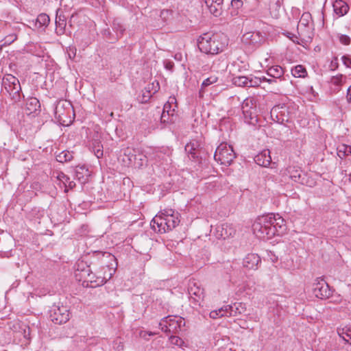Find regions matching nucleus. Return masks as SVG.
<instances>
[{
  "instance_id": "a19ab883",
  "label": "nucleus",
  "mask_w": 351,
  "mask_h": 351,
  "mask_svg": "<svg viewBox=\"0 0 351 351\" xmlns=\"http://www.w3.org/2000/svg\"><path fill=\"white\" fill-rule=\"evenodd\" d=\"M253 80H258V86L260 85V84H261L262 82H268L269 84H273V83H276V80L271 79V78H267V77H266L265 76H262V77H255L254 78H253Z\"/></svg>"
},
{
  "instance_id": "c03bdc74",
  "label": "nucleus",
  "mask_w": 351,
  "mask_h": 351,
  "mask_svg": "<svg viewBox=\"0 0 351 351\" xmlns=\"http://www.w3.org/2000/svg\"><path fill=\"white\" fill-rule=\"evenodd\" d=\"M341 60L343 62V64L347 68H351V58L349 56H348V55L343 56L341 58Z\"/></svg>"
},
{
  "instance_id": "b1692460",
  "label": "nucleus",
  "mask_w": 351,
  "mask_h": 351,
  "mask_svg": "<svg viewBox=\"0 0 351 351\" xmlns=\"http://www.w3.org/2000/svg\"><path fill=\"white\" fill-rule=\"evenodd\" d=\"M230 317H234L240 315L245 311V305L241 302H235L232 305H230Z\"/></svg>"
},
{
  "instance_id": "473e14b6",
  "label": "nucleus",
  "mask_w": 351,
  "mask_h": 351,
  "mask_svg": "<svg viewBox=\"0 0 351 351\" xmlns=\"http://www.w3.org/2000/svg\"><path fill=\"white\" fill-rule=\"evenodd\" d=\"M300 184L306 185L309 187H313L316 185V180L312 178L311 176L303 173L301 181Z\"/></svg>"
},
{
  "instance_id": "4468645a",
  "label": "nucleus",
  "mask_w": 351,
  "mask_h": 351,
  "mask_svg": "<svg viewBox=\"0 0 351 351\" xmlns=\"http://www.w3.org/2000/svg\"><path fill=\"white\" fill-rule=\"evenodd\" d=\"M245 43L254 46H259L265 41V36L259 32H247L243 36Z\"/></svg>"
},
{
  "instance_id": "f03ea898",
  "label": "nucleus",
  "mask_w": 351,
  "mask_h": 351,
  "mask_svg": "<svg viewBox=\"0 0 351 351\" xmlns=\"http://www.w3.org/2000/svg\"><path fill=\"white\" fill-rule=\"evenodd\" d=\"M179 213L167 208L160 211L151 221L152 228L159 233H165L175 228L180 223Z\"/></svg>"
},
{
  "instance_id": "4c0bfd02",
  "label": "nucleus",
  "mask_w": 351,
  "mask_h": 351,
  "mask_svg": "<svg viewBox=\"0 0 351 351\" xmlns=\"http://www.w3.org/2000/svg\"><path fill=\"white\" fill-rule=\"evenodd\" d=\"M172 12L169 10H162L160 12V17L162 19L163 21H167L171 16Z\"/></svg>"
},
{
  "instance_id": "0eeeda50",
  "label": "nucleus",
  "mask_w": 351,
  "mask_h": 351,
  "mask_svg": "<svg viewBox=\"0 0 351 351\" xmlns=\"http://www.w3.org/2000/svg\"><path fill=\"white\" fill-rule=\"evenodd\" d=\"M3 86L15 101L20 100L19 92L21 90L19 80L12 75L8 74L3 78Z\"/></svg>"
},
{
  "instance_id": "c85d7f7f",
  "label": "nucleus",
  "mask_w": 351,
  "mask_h": 351,
  "mask_svg": "<svg viewBox=\"0 0 351 351\" xmlns=\"http://www.w3.org/2000/svg\"><path fill=\"white\" fill-rule=\"evenodd\" d=\"M339 336L347 343L351 345V329L350 328H339L337 330Z\"/></svg>"
},
{
  "instance_id": "6ab92c4d",
  "label": "nucleus",
  "mask_w": 351,
  "mask_h": 351,
  "mask_svg": "<svg viewBox=\"0 0 351 351\" xmlns=\"http://www.w3.org/2000/svg\"><path fill=\"white\" fill-rule=\"evenodd\" d=\"M335 13L339 16L346 14L349 10L348 5L343 0H335L332 3Z\"/></svg>"
},
{
  "instance_id": "7ed1b4c3",
  "label": "nucleus",
  "mask_w": 351,
  "mask_h": 351,
  "mask_svg": "<svg viewBox=\"0 0 351 351\" xmlns=\"http://www.w3.org/2000/svg\"><path fill=\"white\" fill-rule=\"evenodd\" d=\"M219 36L205 33L199 36L197 40L199 49L207 54H217L222 51L223 45L219 42Z\"/></svg>"
},
{
  "instance_id": "a18cd8bd",
  "label": "nucleus",
  "mask_w": 351,
  "mask_h": 351,
  "mask_svg": "<svg viewBox=\"0 0 351 351\" xmlns=\"http://www.w3.org/2000/svg\"><path fill=\"white\" fill-rule=\"evenodd\" d=\"M57 178L60 180L61 182H62L65 186H66V182H69V178L66 176L64 173H60L57 177Z\"/></svg>"
},
{
  "instance_id": "6e6d98bb",
  "label": "nucleus",
  "mask_w": 351,
  "mask_h": 351,
  "mask_svg": "<svg viewBox=\"0 0 351 351\" xmlns=\"http://www.w3.org/2000/svg\"><path fill=\"white\" fill-rule=\"evenodd\" d=\"M342 77H343V75H340L339 76H338V77H336V80H339V79H341V78H342Z\"/></svg>"
},
{
  "instance_id": "a878e982",
  "label": "nucleus",
  "mask_w": 351,
  "mask_h": 351,
  "mask_svg": "<svg viewBox=\"0 0 351 351\" xmlns=\"http://www.w3.org/2000/svg\"><path fill=\"white\" fill-rule=\"evenodd\" d=\"M218 80V77L216 75H210V77L205 79L201 86V88L199 91V95L200 97H202L204 96V94L205 93V88L210 86L215 83H216Z\"/></svg>"
},
{
  "instance_id": "de8ad7c7",
  "label": "nucleus",
  "mask_w": 351,
  "mask_h": 351,
  "mask_svg": "<svg viewBox=\"0 0 351 351\" xmlns=\"http://www.w3.org/2000/svg\"><path fill=\"white\" fill-rule=\"evenodd\" d=\"M209 316H210V317L211 319H217L219 317H223L222 315L220 313H219L218 309L217 310H215V311H212L210 313Z\"/></svg>"
},
{
  "instance_id": "5701e85b",
  "label": "nucleus",
  "mask_w": 351,
  "mask_h": 351,
  "mask_svg": "<svg viewBox=\"0 0 351 351\" xmlns=\"http://www.w3.org/2000/svg\"><path fill=\"white\" fill-rule=\"evenodd\" d=\"M49 21L50 19L47 14L44 13L40 14L36 19L35 27L45 29L48 26Z\"/></svg>"
},
{
  "instance_id": "aec40b11",
  "label": "nucleus",
  "mask_w": 351,
  "mask_h": 351,
  "mask_svg": "<svg viewBox=\"0 0 351 351\" xmlns=\"http://www.w3.org/2000/svg\"><path fill=\"white\" fill-rule=\"evenodd\" d=\"M223 2V0H217V1L209 0L208 3L207 2L206 5L212 14H213L215 16H219L222 12Z\"/></svg>"
},
{
  "instance_id": "5fc2aeb1",
  "label": "nucleus",
  "mask_w": 351,
  "mask_h": 351,
  "mask_svg": "<svg viewBox=\"0 0 351 351\" xmlns=\"http://www.w3.org/2000/svg\"><path fill=\"white\" fill-rule=\"evenodd\" d=\"M74 186H75V183L73 182H72V181L69 182V186L70 188H73Z\"/></svg>"
},
{
  "instance_id": "13d9d810",
  "label": "nucleus",
  "mask_w": 351,
  "mask_h": 351,
  "mask_svg": "<svg viewBox=\"0 0 351 351\" xmlns=\"http://www.w3.org/2000/svg\"><path fill=\"white\" fill-rule=\"evenodd\" d=\"M103 269H104V270H106V269H109V268H108V266H106V267H104V268H103Z\"/></svg>"
},
{
  "instance_id": "58836bf2",
  "label": "nucleus",
  "mask_w": 351,
  "mask_h": 351,
  "mask_svg": "<svg viewBox=\"0 0 351 351\" xmlns=\"http://www.w3.org/2000/svg\"><path fill=\"white\" fill-rule=\"evenodd\" d=\"M16 38H17V36L15 34H12L5 36V38L3 39L4 43L2 45H10L16 39Z\"/></svg>"
},
{
  "instance_id": "09e8293b",
  "label": "nucleus",
  "mask_w": 351,
  "mask_h": 351,
  "mask_svg": "<svg viewBox=\"0 0 351 351\" xmlns=\"http://www.w3.org/2000/svg\"><path fill=\"white\" fill-rule=\"evenodd\" d=\"M170 339L171 340V342L177 346H180L181 343H182V339L178 337L171 335Z\"/></svg>"
},
{
  "instance_id": "f257e3e1",
  "label": "nucleus",
  "mask_w": 351,
  "mask_h": 351,
  "mask_svg": "<svg viewBox=\"0 0 351 351\" xmlns=\"http://www.w3.org/2000/svg\"><path fill=\"white\" fill-rule=\"evenodd\" d=\"M287 230L285 219L279 214L269 213L258 217L252 224V231L261 239L282 235Z\"/></svg>"
},
{
  "instance_id": "f3484780",
  "label": "nucleus",
  "mask_w": 351,
  "mask_h": 351,
  "mask_svg": "<svg viewBox=\"0 0 351 351\" xmlns=\"http://www.w3.org/2000/svg\"><path fill=\"white\" fill-rule=\"evenodd\" d=\"M255 162L262 167H268L271 162L270 152L269 149H265L261 153L258 154L254 157Z\"/></svg>"
},
{
  "instance_id": "7c9ffc66",
  "label": "nucleus",
  "mask_w": 351,
  "mask_h": 351,
  "mask_svg": "<svg viewBox=\"0 0 351 351\" xmlns=\"http://www.w3.org/2000/svg\"><path fill=\"white\" fill-rule=\"evenodd\" d=\"M291 74L295 77H304L307 75V71L302 65H297L291 69Z\"/></svg>"
},
{
  "instance_id": "39448f33",
  "label": "nucleus",
  "mask_w": 351,
  "mask_h": 351,
  "mask_svg": "<svg viewBox=\"0 0 351 351\" xmlns=\"http://www.w3.org/2000/svg\"><path fill=\"white\" fill-rule=\"evenodd\" d=\"M236 157V154L231 145L226 143H221L216 149L214 158L221 165H230Z\"/></svg>"
},
{
  "instance_id": "393cba45",
  "label": "nucleus",
  "mask_w": 351,
  "mask_h": 351,
  "mask_svg": "<svg viewBox=\"0 0 351 351\" xmlns=\"http://www.w3.org/2000/svg\"><path fill=\"white\" fill-rule=\"evenodd\" d=\"M160 89L158 82L154 81L151 84H148L145 88V93H143V97L150 98L152 95L155 94Z\"/></svg>"
},
{
  "instance_id": "8fccbe9b",
  "label": "nucleus",
  "mask_w": 351,
  "mask_h": 351,
  "mask_svg": "<svg viewBox=\"0 0 351 351\" xmlns=\"http://www.w3.org/2000/svg\"><path fill=\"white\" fill-rule=\"evenodd\" d=\"M231 5L238 9L243 5V1L241 0H232Z\"/></svg>"
},
{
  "instance_id": "9b49d317",
  "label": "nucleus",
  "mask_w": 351,
  "mask_h": 351,
  "mask_svg": "<svg viewBox=\"0 0 351 351\" xmlns=\"http://www.w3.org/2000/svg\"><path fill=\"white\" fill-rule=\"evenodd\" d=\"M189 295L193 300L195 304H200L204 298V289L194 281L190 282L188 287Z\"/></svg>"
},
{
  "instance_id": "2f4dec72",
  "label": "nucleus",
  "mask_w": 351,
  "mask_h": 351,
  "mask_svg": "<svg viewBox=\"0 0 351 351\" xmlns=\"http://www.w3.org/2000/svg\"><path fill=\"white\" fill-rule=\"evenodd\" d=\"M73 155L69 151H63L56 156V160L60 162H65L71 160Z\"/></svg>"
},
{
  "instance_id": "9d476101",
  "label": "nucleus",
  "mask_w": 351,
  "mask_h": 351,
  "mask_svg": "<svg viewBox=\"0 0 351 351\" xmlns=\"http://www.w3.org/2000/svg\"><path fill=\"white\" fill-rule=\"evenodd\" d=\"M253 105L251 99H245L242 104V111L245 123L254 125L257 121L256 109L252 107Z\"/></svg>"
},
{
  "instance_id": "f8f14e48",
  "label": "nucleus",
  "mask_w": 351,
  "mask_h": 351,
  "mask_svg": "<svg viewBox=\"0 0 351 351\" xmlns=\"http://www.w3.org/2000/svg\"><path fill=\"white\" fill-rule=\"evenodd\" d=\"M236 230L231 224L223 223L217 226L215 236L217 239H226L233 237Z\"/></svg>"
},
{
  "instance_id": "6e6552de",
  "label": "nucleus",
  "mask_w": 351,
  "mask_h": 351,
  "mask_svg": "<svg viewBox=\"0 0 351 351\" xmlns=\"http://www.w3.org/2000/svg\"><path fill=\"white\" fill-rule=\"evenodd\" d=\"M49 318L56 324H62L69 319V311L65 306L53 305L49 311Z\"/></svg>"
},
{
  "instance_id": "4be33fe9",
  "label": "nucleus",
  "mask_w": 351,
  "mask_h": 351,
  "mask_svg": "<svg viewBox=\"0 0 351 351\" xmlns=\"http://www.w3.org/2000/svg\"><path fill=\"white\" fill-rule=\"evenodd\" d=\"M284 69L278 65L272 66L267 70V75L271 77V79L276 80L277 79L281 80L284 75Z\"/></svg>"
},
{
  "instance_id": "ea45409f",
  "label": "nucleus",
  "mask_w": 351,
  "mask_h": 351,
  "mask_svg": "<svg viewBox=\"0 0 351 351\" xmlns=\"http://www.w3.org/2000/svg\"><path fill=\"white\" fill-rule=\"evenodd\" d=\"M311 19V15L309 12H304L300 19L301 24L304 25H307L310 19Z\"/></svg>"
},
{
  "instance_id": "e433bc0d",
  "label": "nucleus",
  "mask_w": 351,
  "mask_h": 351,
  "mask_svg": "<svg viewBox=\"0 0 351 351\" xmlns=\"http://www.w3.org/2000/svg\"><path fill=\"white\" fill-rule=\"evenodd\" d=\"M112 27L117 32H119L121 34H122L125 31V28L123 25L117 20H114L113 21Z\"/></svg>"
},
{
  "instance_id": "4d7b16f0",
  "label": "nucleus",
  "mask_w": 351,
  "mask_h": 351,
  "mask_svg": "<svg viewBox=\"0 0 351 351\" xmlns=\"http://www.w3.org/2000/svg\"><path fill=\"white\" fill-rule=\"evenodd\" d=\"M204 1L205 3H207V2L208 3L209 0H204ZM213 1H217V0H213Z\"/></svg>"
},
{
  "instance_id": "49530a36",
  "label": "nucleus",
  "mask_w": 351,
  "mask_h": 351,
  "mask_svg": "<svg viewBox=\"0 0 351 351\" xmlns=\"http://www.w3.org/2000/svg\"><path fill=\"white\" fill-rule=\"evenodd\" d=\"M339 40L342 44L346 45H349L350 43V37L346 35H341L339 38Z\"/></svg>"
},
{
  "instance_id": "1a4fd4ad",
  "label": "nucleus",
  "mask_w": 351,
  "mask_h": 351,
  "mask_svg": "<svg viewBox=\"0 0 351 351\" xmlns=\"http://www.w3.org/2000/svg\"><path fill=\"white\" fill-rule=\"evenodd\" d=\"M313 287V293L317 298L326 299L331 295L332 291L324 279H316Z\"/></svg>"
},
{
  "instance_id": "ddd939ff",
  "label": "nucleus",
  "mask_w": 351,
  "mask_h": 351,
  "mask_svg": "<svg viewBox=\"0 0 351 351\" xmlns=\"http://www.w3.org/2000/svg\"><path fill=\"white\" fill-rule=\"evenodd\" d=\"M83 273V276H84L86 274L89 277L88 280L90 282H94V286H101L104 285L109 279H110L112 274L110 273L108 276L104 274L101 275L100 272H97V275L93 274H90V269L88 268L86 270L82 271Z\"/></svg>"
},
{
  "instance_id": "412c9836",
  "label": "nucleus",
  "mask_w": 351,
  "mask_h": 351,
  "mask_svg": "<svg viewBox=\"0 0 351 351\" xmlns=\"http://www.w3.org/2000/svg\"><path fill=\"white\" fill-rule=\"evenodd\" d=\"M40 104L39 100L36 97L29 98L25 104V112L30 114L40 110Z\"/></svg>"
},
{
  "instance_id": "3c124183",
  "label": "nucleus",
  "mask_w": 351,
  "mask_h": 351,
  "mask_svg": "<svg viewBox=\"0 0 351 351\" xmlns=\"http://www.w3.org/2000/svg\"><path fill=\"white\" fill-rule=\"evenodd\" d=\"M173 66H174V64L172 62H171V61L165 62V68L167 70L171 71L173 69Z\"/></svg>"
},
{
  "instance_id": "cd10ccee",
  "label": "nucleus",
  "mask_w": 351,
  "mask_h": 351,
  "mask_svg": "<svg viewBox=\"0 0 351 351\" xmlns=\"http://www.w3.org/2000/svg\"><path fill=\"white\" fill-rule=\"evenodd\" d=\"M162 151L159 148H149L145 151V158H149L151 160H157L162 158Z\"/></svg>"
},
{
  "instance_id": "864d4df0",
  "label": "nucleus",
  "mask_w": 351,
  "mask_h": 351,
  "mask_svg": "<svg viewBox=\"0 0 351 351\" xmlns=\"http://www.w3.org/2000/svg\"><path fill=\"white\" fill-rule=\"evenodd\" d=\"M345 154L348 156V155L351 156V146H348L346 147Z\"/></svg>"
},
{
  "instance_id": "a211bd4d",
  "label": "nucleus",
  "mask_w": 351,
  "mask_h": 351,
  "mask_svg": "<svg viewBox=\"0 0 351 351\" xmlns=\"http://www.w3.org/2000/svg\"><path fill=\"white\" fill-rule=\"evenodd\" d=\"M261 258L256 254H248L243 259V266L249 269H256Z\"/></svg>"
},
{
  "instance_id": "72a5a7b5",
  "label": "nucleus",
  "mask_w": 351,
  "mask_h": 351,
  "mask_svg": "<svg viewBox=\"0 0 351 351\" xmlns=\"http://www.w3.org/2000/svg\"><path fill=\"white\" fill-rule=\"evenodd\" d=\"M56 32L58 35H62L64 33L66 27V22L64 19H61L60 17L56 20Z\"/></svg>"
},
{
  "instance_id": "603ef678",
  "label": "nucleus",
  "mask_w": 351,
  "mask_h": 351,
  "mask_svg": "<svg viewBox=\"0 0 351 351\" xmlns=\"http://www.w3.org/2000/svg\"><path fill=\"white\" fill-rule=\"evenodd\" d=\"M346 98H347V101L349 103H351V86H349V88H348Z\"/></svg>"
},
{
  "instance_id": "bb28decb",
  "label": "nucleus",
  "mask_w": 351,
  "mask_h": 351,
  "mask_svg": "<svg viewBox=\"0 0 351 351\" xmlns=\"http://www.w3.org/2000/svg\"><path fill=\"white\" fill-rule=\"evenodd\" d=\"M199 146L197 141L190 142L186 145L185 151L189 154H191L193 158H196L198 157L197 149Z\"/></svg>"
},
{
  "instance_id": "dca6fc26",
  "label": "nucleus",
  "mask_w": 351,
  "mask_h": 351,
  "mask_svg": "<svg viewBox=\"0 0 351 351\" xmlns=\"http://www.w3.org/2000/svg\"><path fill=\"white\" fill-rule=\"evenodd\" d=\"M233 84L238 86L254 87L258 86V80H253L245 76H236L232 79Z\"/></svg>"
},
{
  "instance_id": "f704fd0d",
  "label": "nucleus",
  "mask_w": 351,
  "mask_h": 351,
  "mask_svg": "<svg viewBox=\"0 0 351 351\" xmlns=\"http://www.w3.org/2000/svg\"><path fill=\"white\" fill-rule=\"evenodd\" d=\"M93 150L94 152V154L95 156L97 158H100L103 156V145L98 141H95L93 143Z\"/></svg>"
},
{
  "instance_id": "79ce46f5",
  "label": "nucleus",
  "mask_w": 351,
  "mask_h": 351,
  "mask_svg": "<svg viewBox=\"0 0 351 351\" xmlns=\"http://www.w3.org/2000/svg\"><path fill=\"white\" fill-rule=\"evenodd\" d=\"M219 313H220L222 316H228L230 317V305L224 306L218 309Z\"/></svg>"
},
{
  "instance_id": "2eb2a0df",
  "label": "nucleus",
  "mask_w": 351,
  "mask_h": 351,
  "mask_svg": "<svg viewBox=\"0 0 351 351\" xmlns=\"http://www.w3.org/2000/svg\"><path fill=\"white\" fill-rule=\"evenodd\" d=\"M282 175L295 182L300 183L303 173L300 168L295 166H289L283 171Z\"/></svg>"
},
{
  "instance_id": "37998d69",
  "label": "nucleus",
  "mask_w": 351,
  "mask_h": 351,
  "mask_svg": "<svg viewBox=\"0 0 351 351\" xmlns=\"http://www.w3.org/2000/svg\"><path fill=\"white\" fill-rule=\"evenodd\" d=\"M330 70L335 71L339 67V62H338V58L337 57H334L330 64L329 66Z\"/></svg>"
},
{
  "instance_id": "c9c22d12",
  "label": "nucleus",
  "mask_w": 351,
  "mask_h": 351,
  "mask_svg": "<svg viewBox=\"0 0 351 351\" xmlns=\"http://www.w3.org/2000/svg\"><path fill=\"white\" fill-rule=\"evenodd\" d=\"M280 108V106H274L271 110V117L278 123H282L284 121V119L278 115Z\"/></svg>"
},
{
  "instance_id": "20e7f679",
  "label": "nucleus",
  "mask_w": 351,
  "mask_h": 351,
  "mask_svg": "<svg viewBox=\"0 0 351 351\" xmlns=\"http://www.w3.org/2000/svg\"><path fill=\"white\" fill-rule=\"evenodd\" d=\"M54 114L56 119L63 125L71 123L75 115L72 104L67 100H60L57 102Z\"/></svg>"
},
{
  "instance_id": "423d86ee",
  "label": "nucleus",
  "mask_w": 351,
  "mask_h": 351,
  "mask_svg": "<svg viewBox=\"0 0 351 351\" xmlns=\"http://www.w3.org/2000/svg\"><path fill=\"white\" fill-rule=\"evenodd\" d=\"M184 324L185 322L182 317L169 315L160 322L159 326L166 333L175 334L180 330Z\"/></svg>"
},
{
  "instance_id": "c756f323",
  "label": "nucleus",
  "mask_w": 351,
  "mask_h": 351,
  "mask_svg": "<svg viewBox=\"0 0 351 351\" xmlns=\"http://www.w3.org/2000/svg\"><path fill=\"white\" fill-rule=\"evenodd\" d=\"M173 102H176V98L175 97H169L168 101L164 105L163 107V111L161 115V121L163 122L166 121L165 117L166 114L169 116L171 114V104ZM171 115H173V113H171Z\"/></svg>"
}]
</instances>
